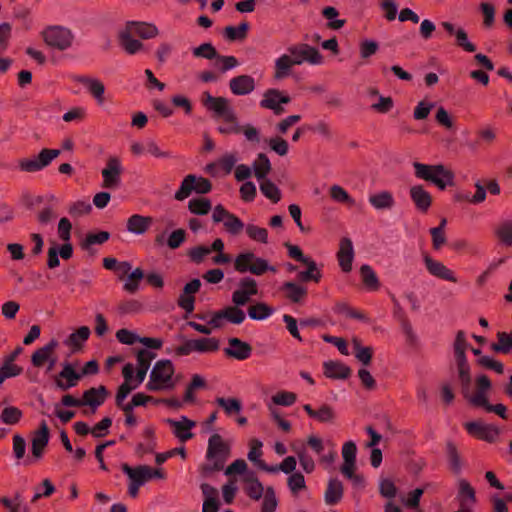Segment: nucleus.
Instances as JSON below:
<instances>
[{
    "mask_svg": "<svg viewBox=\"0 0 512 512\" xmlns=\"http://www.w3.org/2000/svg\"><path fill=\"white\" fill-rule=\"evenodd\" d=\"M136 342L141 343L144 348H132L136 363L134 367L130 364V391L137 388L145 380L151 362L156 357V353L152 349H160L163 345V341L159 338L139 337L130 332V346Z\"/></svg>",
    "mask_w": 512,
    "mask_h": 512,
    "instance_id": "nucleus-1",
    "label": "nucleus"
},
{
    "mask_svg": "<svg viewBox=\"0 0 512 512\" xmlns=\"http://www.w3.org/2000/svg\"><path fill=\"white\" fill-rule=\"evenodd\" d=\"M231 450L230 440L219 433L211 434L207 442L205 461L199 466L200 474L208 477L216 472L225 471L226 462L231 457Z\"/></svg>",
    "mask_w": 512,
    "mask_h": 512,
    "instance_id": "nucleus-2",
    "label": "nucleus"
},
{
    "mask_svg": "<svg viewBox=\"0 0 512 512\" xmlns=\"http://www.w3.org/2000/svg\"><path fill=\"white\" fill-rule=\"evenodd\" d=\"M181 376L176 373L173 362L169 359L157 360L152 366L146 389L150 392H171L180 383Z\"/></svg>",
    "mask_w": 512,
    "mask_h": 512,
    "instance_id": "nucleus-3",
    "label": "nucleus"
},
{
    "mask_svg": "<svg viewBox=\"0 0 512 512\" xmlns=\"http://www.w3.org/2000/svg\"><path fill=\"white\" fill-rule=\"evenodd\" d=\"M205 105L215 113L218 119L223 122L218 127V131L221 134L229 135L240 133V123L228 100L222 97H213L208 94Z\"/></svg>",
    "mask_w": 512,
    "mask_h": 512,
    "instance_id": "nucleus-4",
    "label": "nucleus"
},
{
    "mask_svg": "<svg viewBox=\"0 0 512 512\" xmlns=\"http://www.w3.org/2000/svg\"><path fill=\"white\" fill-rule=\"evenodd\" d=\"M224 474L227 477L240 475L243 483V489L247 496L253 500H259L262 498L266 489H264L256 473L248 469V465L245 460H234L225 468Z\"/></svg>",
    "mask_w": 512,
    "mask_h": 512,
    "instance_id": "nucleus-5",
    "label": "nucleus"
},
{
    "mask_svg": "<svg viewBox=\"0 0 512 512\" xmlns=\"http://www.w3.org/2000/svg\"><path fill=\"white\" fill-rule=\"evenodd\" d=\"M414 174L417 179L431 182L438 189L444 190L454 185V173L442 164L429 165L420 162L413 163Z\"/></svg>",
    "mask_w": 512,
    "mask_h": 512,
    "instance_id": "nucleus-6",
    "label": "nucleus"
},
{
    "mask_svg": "<svg viewBox=\"0 0 512 512\" xmlns=\"http://www.w3.org/2000/svg\"><path fill=\"white\" fill-rule=\"evenodd\" d=\"M234 269L241 274L250 273L255 276H262L267 272L277 273V268L267 259L257 256L250 250L243 251L235 257Z\"/></svg>",
    "mask_w": 512,
    "mask_h": 512,
    "instance_id": "nucleus-7",
    "label": "nucleus"
},
{
    "mask_svg": "<svg viewBox=\"0 0 512 512\" xmlns=\"http://www.w3.org/2000/svg\"><path fill=\"white\" fill-rule=\"evenodd\" d=\"M289 54H283L275 60L274 64H318L322 61L319 51L308 44H297L288 48Z\"/></svg>",
    "mask_w": 512,
    "mask_h": 512,
    "instance_id": "nucleus-8",
    "label": "nucleus"
},
{
    "mask_svg": "<svg viewBox=\"0 0 512 512\" xmlns=\"http://www.w3.org/2000/svg\"><path fill=\"white\" fill-rule=\"evenodd\" d=\"M44 42L52 48L65 50L72 45L74 35L70 29L60 26L51 25L42 31Z\"/></svg>",
    "mask_w": 512,
    "mask_h": 512,
    "instance_id": "nucleus-9",
    "label": "nucleus"
},
{
    "mask_svg": "<svg viewBox=\"0 0 512 512\" xmlns=\"http://www.w3.org/2000/svg\"><path fill=\"white\" fill-rule=\"evenodd\" d=\"M211 189L212 184L208 179L194 174H189L182 180L179 189L175 193V199L182 201L193 191L198 194H207Z\"/></svg>",
    "mask_w": 512,
    "mask_h": 512,
    "instance_id": "nucleus-10",
    "label": "nucleus"
},
{
    "mask_svg": "<svg viewBox=\"0 0 512 512\" xmlns=\"http://www.w3.org/2000/svg\"><path fill=\"white\" fill-rule=\"evenodd\" d=\"M240 306L232 305L223 308L213 313L208 320V324L213 329H218L224 326L225 322L239 325L246 319L245 312L239 308Z\"/></svg>",
    "mask_w": 512,
    "mask_h": 512,
    "instance_id": "nucleus-11",
    "label": "nucleus"
},
{
    "mask_svg": "<svg viewBox=\"0 0 512 512\" xmlns=\"http://www.w3.org/2000/svg\"><path fill=\"white\" fill-rule=\"evenodd\" d=\"M61 154L59 149H42L33 159L24 158L19 161V168L24 172H37L51 164Z\"/></svg>",
    "mask_w": 512,
    "mask_h": 512,
    "instance_id": "nucleus-12",
    "label": "nucleus"
},
{
    "mask_svg": "<svg viewBox=\"0 0 512 512\" xmlns=\"http://www.w3.org/2000/svg\"><path fill=\"white\" fill-rule=\"evenodd\" d=\"M212 219L215 223L222 222L225 230L234 236L240 234L246 226L238 216L229 212L221 204L214 207Z\"/></svg>",
    "mask_w": 512,
    "mask_h": 512,
    "instance_id": "nucleus-13",
    "label": "nucleus"
},
{
    "mask_svg": "<svg viewBox=\"0 0 512 512\" xmlns=\"http://www.w3.org/2000/svg\"><path fill=\"white\" fill-rule=\"evenodd\" d=\"M288 94L278 89H268L264 92L259 105L264 109L273 111L275 115H282L285 112L283 105L290 103Z\"/></svg>",
    "mask_w": 512,
    "mask_h": 512,
    "instance_id": "nucleus-14",
    "label": "nucleus"
},
{
    "mask_svg": "<svg viewBox=\"0 0 512 512\" xmlns=\"http://www.w3.org/2000/svg\"><path fill=\"white\" fill-rule=\"evenodd\" d=\"M258 294V286L255 279L244 277L239 281L237 289L232 293V302L236 306L246 305L251 297Z\"/></svg>",
    "mask_w": 512,
    "mask_h": 512,
    "instance_id": "nucleus-15",
    "label": "nucleus"
},
{
    "mask_svg": "<svg viewBox=\"0 0 512 512\" xmlns=\"http://www.w3.org/2000/svg\"><path fill=\"white\" fill-rule=\"evenodd\" d=\"M166 423L169 425L172 434L181 442L185 443L194 437L192 432L196 427V422L186 416H181L179 419H167Z\"/></svg>",
    "mask_w": 512,
    "mask_h": 512,
    "instance_id": "nucleus-16",
    "label": "nucleus"
},
{
    "mask_svg": "<svg viewBox=\"0 0 512 512\" xmlns=\"http://www.w3.org/2000/svg\"><path fill=\"white\" fill-rule=\"evenodd\" d=\"M490 388V379L486 375H479L476 378V391L470 393L468 389L467 394L463 393V395L473 406L484 407L488 403L487 393Z\"/></svg>",
    "mask_w": 512,
    "mask_h": 512,
    "instance_id": "nucleus-17",
    "label": "nucleus"
},
{
    "mask_svg": "<svg viewBox=\"0 0 512 512\" xmlns=\"http://www.w3.org/2000/svg\"><path fill=\"white\" fill-rule=\"evenodd\" d=\"M166 474L161 468H152L147 465H139L130 468V482H136L143 486L153 479H165Z\"/></svg>",
    "mask_w": 512,
    "mask_h": 512,
    "instance_id": "nucleus-18",
    "label": "nucleus"
},
{
    "mask_svg": "<svg viewBox=\"0 0 512 512\" xmlns=\"http://www.w3.org/2000/svg\"><path fill=\"white\" fill-rule=\"evenodd\" d=\"M225 356L238 361H244L252 355V347L249 343L239 338L228 339L227 346L223 349Z\"/></svg>",
    "mask_w": 512,
    "mask_h": 512,
    "instance_id": "nucleus-19",
    "label": "nucleus"
},
{
    "mask_svg": "<svg viewBox=\"0 0 512 512\" xmlns=\"http://www.w3.org/2000/svg\"><path fill=\"white\" fill-rule=\"evenodd\" d=\"M423 262L430 275L452 283L457 282L455 273L441 261L433 259L428 254H425L423 256Z\"/></svg>",
    "mask_w": 512,
    "mask_h": 512,
    "instance_id": "nucleus-20",
    "label": "nucleus"
},
{
    "mask_svg": "<svg viewBox=\"0 0 512 512\" xmlns=\"http://www.w3.org/2000/svg\"><path fill=\"white\" fill-rule=\"evenodd\" d=\"M456 500L460 509L472 512L476 503V493L475 489L466 479H460L458 481V493Z\"/></svg>",
    "mask_w": 512,
    "mask_h": 512,
    "instance_id": "nucleus-21",
    "label": "nucleus"
},
{
    "mask_svg": "<svg viewBox=\"0 0 512 512\" xmlns=\"http://www.w3.org/2000/svg\"><path fill=\"white\" fill-rule=\"evenodd\" d=\"M465 428L470 435L487 442H494L499 436L496 426L482 422H468Z\"/></svg>",
    "mask_w": 512,
    "mask_h": 512,
    "instance_id": "nucleus-22",
    "label": "nucleus"
},
{
    "mask_svg": "<svg viewBox=\"0 0 512 512\" xmlns=\"http://www.w3.org/2000/svg\"><path fill=\"white\" fill-rule=\"evenodd\" d=\"M82 377L81 373L75 371L72 364L65 362L62 371L55 378V384L60 390L66 391L75 387Z\"/></svg>",
    "mask_w": 512,
    "mask_h": 512,
    "instance_id": "nucleus-23",
    "label": "nucleus"
},
{
    "mask_svg": "<svg viewBox=\"0 0 512 512\" xmlns=\"http://www.w3.org/2000/svg\"><path fill=\"white\" fill-rule=\"evenodd\" d=\"M409 196L420 213H427L432 206V195L421 184L411 186Z\"/></svg>",
    "mask_w": 512,
    "mask_h": 512,
    "instance_id": "nucleus-24",
    "label": "nucleus"
},
{
    "mask_svg": "<svg viewBox=\"0 0 512 512\" xmlns=\"http://www.w3.org/2000/svg\"><path fill=\"white\" fill-rule=\"evenodd\" d=\"M121 165L116 157L109 158L106 168L102 170V187L108 189L116 188L120 183Z\"/></svg>",
    "mask_w": 512,
    "mask_h": 512,
    "instance_id": "nucleus-25",
    "label": "nucleus"
},
{
    "mask_svg": "<svg viewBox=\"0 0 512 512\" xmlns=\"http://www.w3.org/2000/svg\"><path fill=\"white\" fill-rule=\"evenodd\" d=\"M193 55L197 58L216 60L217 64H238L234 56H221L210 43H204L193 49Z\"/></svg>",
    "mask_w": 512,
    "mask_h": 512,
    "instance_id": "nucleus-26",
    "label": "nucleus"
},
{
    "mask_svg": "<svg viewBox=\"0 0 512 512\" xmlns=\"http://www.w3.org/2000/svg\"><path fill=\"white\" fill-rule=\"evenodd\" d=\"M108 394L107 388L103 385L89 388L83 392L81 399L82 406H90L92 411L95 412L96 409L105 402Z\"/></svg>",
    "mask_w": 512,
    "mask_h": 512,
    "instance_id": "nucleus-27",
    "label": "nucleus"
},
{
    "mask_svg": "<svg viewBox=\"0 0 512 512\" xmlns=\"http://www.w3.org/2000/svg\"><path fill=\"white\" fill-rule=\"evenodd\" d=\"M354 259V248L350 238L344 237L340 240L337 260L343 272H350Z\"/></svg>",
    "mask_w": 512,
    "mask_h": 512,
    "instance_id": "nucleus-28",
    "label": "nucleus"
},
{
    "mask_svg": "<svg viewBox=\"0 0 512 512\" xmlns=\"http://www.w3.org/2000/svg\"><path fill=\"white\" fill-rule=\"evenodd\" d=\"M280 290L287 300L294 304L303 303L308 294L307 288L299 282L287 281L282 284Z\"/></svg>",
    "mask_w": 512,
    "mask_h": 512,
    "instance_id": "nucleus-29",
    "label": "nucleus"
},
{
    "mask_svg": "<svg viewBox=\"0 0 512 512\" xmlns=\"http://www.w3.org/2000/svg\"><path fill=\"white\" fill-rule=\"evenodd\" d=\"M49 427L45 420L40 423L39 429L34 433L32 438V454L36 459H40L49 442Z\"/></svg>",
    "mask_w": 512,
    "mask_h": 512,
    "instance_id": "nucleus-30",
    "label": "nucleus"
},
{
    "mask_svg": "<svg viewBox=\"0 0 512 512\" xmlns=\"http://www.w3.org/2000/svg\"><path fill=\"white\" fill-rule=\"evenodd\" d=\"M59 342L56 339H51L44 346L36 349L31 356V363L36 368H41L51 358V355L58 348Z\"/></svg>",
    "mask_w": 512,
    "mask_h": 512,
    "instance_id": "nucleus-31",
    "label": "nucleus"
},
{
    "mask_svg": "<svg viewBox=\"0 0 512 512\" xmlns=\"http://www.w3.org/2000/svg\"><path fill=\"white\" fill-rule=\"evenodd\" d=\"M324 375L327 378L335 380L347 379L351 374V369L340 361L329 360L323 363Z\"/></svg>",
    "mask_w": 512,
    "mask_h": 512,
    "instance_id": "nucleus-32",
    "label": "nucleus"
},
{
    "mask_svg": "<svg viewBox=\"0 0 512 512\" xmlns=\"http://www.w3.org/2000/svg\"><path fill=\"white\" fill-rule=\"evenodd\" d=\"M368 201L376 210H390L395 206L394 196L388 190H382L375 194H371Z\"/></svg>",
    "mask_w": 512,
    "mask_h": 512,
    "instance_id": "nucleus-33",
    "label": "nucleus"
},
{
    "mask_svg": "<svg viewBox=\"0 0 512 512\" xmlns=\"http://www.w3.org/2000/svg\"><path fill=\"white\" fill-rule=\"evenodd\" d=\"M303 264L306 266V269L304 271L298 272V282L307 283L312 281L315 283H319L322 279V271L317 266V263L312 258H310L307 261L303 262Z\"/></svg>",
    "mask_w": 512,
    "mask_h": 512,
    "instance_id": "nucleus-34",
    "label": "nucleus"
},
{
    "mask_svg": "<svg viewBox=\"0 0 512 512\" xmlns=\"http://www.w3.org/2000/svg\"><path fill=\"white\" fill-rule=\"evenodd\" d=\"M303 409L310 418L321 423H330L335 419L333 408L327 404L321 405L317 410H314L310 404H304Z\"/></svg>",
    "mask_w": 512,
    "mask_h": 512,
    "instance_id": "nucleus-35",
    "label": "nucleus"
},
{
    "mask_svg": "<svg viewBox=\"0 0 512 512\" xmlns=\"http://www.w3.org/2000/svg\"><path fill=\"white\" fill-rule=\"evenodd\" d=\"M128 363L122 367L123 382L116 394V405L124 412V424L128 426V404H124L125 398L128 396Z\"/></svg>",
    "mask_w": 512,
    "mask_h": 512,
    "instance_id": "nucleus-36",
    "label": "nucleus"
},
{
    "mask_svg": "<svg viewBox=\"0 0 512 512\" xmlns=\"http://www.w3.org/2000/svg\"><path fill=\"white\" fill-rule=\"evenodd\" d=\"M103 266L107 270L118 273L119 279L123 282V289L128 291V262H118L115 258L106 257L103 259Z\"/></svg>",
    "mask_w": 512,
    "mask_h": 512,
    "instance_id": "nucleus-37",
    "label": "nucleus"
},
{
    "mask_svg": "<svg viewBox=\"0 0 512 512\" xmlns=\"http://www.w3.org/2000/svg\"><path fill=\"white\" fill-rule=\"evenodd\" d=\"M230 89L235 95H246L255 88L254 79L247 75L234 77L230 80Z\"/></svg>",
    "mask_w": 512,
    "mask_h": 512,
    "instance_id": "nucleus-38",
    "label": "nucleus"
},
{
    "mask_svg": "<svg viewBox=\"0 0 512 512\" xmlns=\"http://www.w3.org/2000/svg\"><path fill=\"white\" fill-rule=\"evenodd\" d=\"M344 488L341 481L338 479H331L328 482L324 501L327 505L333 506L338 504L343 498Z\"/></svg>",
    "mask_w": 512,
    "mask_h": 512,
    "instance_id": "nucleus-39",
    "label": "nucleus"
},
{
    "mask_svg": "<svg viewBox=\"0 0 512 512\" xmlns=\"http://www.w3.org/2000/svg\"><path fill=\"white\" fill-rule=\"evenodd\" d=\"M252 169L258 181L266 179V176L271 172V163L269 158L264 153H259L252 163Z\"/></svg>",
    "mask_w": 512,
    "mask_h": 512,
    "instance_id": "nucleus-40",
    "label": "nucleus"
},
{
    "mask_svg": "<svg viewBox=\"0 0 512 512\" xmlns=\"http://www.w3.org/2000/svg\"><path fill=\"white\" fill-rule=\"evenodd\" d=\"M455 360L457 363L458 377L462 393L467 394V390L470 389L471 384L470 366L466 357H457Z\"/></svg>",
    "mask_w": 512,
    "mask_h": 512,
    "instance_id": "nucleus-41",
    "label": "nucleus"
},
{
    "mask_svg": "<svg viewBox=\"0 0 512 512\" xmlns=\"http://www.w3.org/2000/svg\"><path fill=\"white\" fill-rule=\"evenodd\" d=\"M497 240L504 246H512V219L501 221L494 229Z\"/></svg>",
    "mask_w": 512,
    "mask_h": 512,
    "instance_id": "nucleus-42",
    "label": "nucleus"
},
{
    "mask_svg": "<svg viewBox=\"0 0 512 512\" xmlns=\"http://www.w3.org/2000/svg\"><path fill=\"white\" fill-rule=\"evenodd\" d=\"M131 33L142 39H151L158 34V29L153 24L130 21V34Z\"/></svg>",
    "mask_w": 512,
    "mask_h": 512,
    "instance_id": "nucleus-43",
    "label": "nucleus"
},
{
    "mask_svg": "<svg viewBox=\"0 0 512 512\" xmlns=\"http://www.w3.org/2000/svg\"><path fill=\"white\" fill-rule=\"evenodd\" d=\"M90 333L88 326H81L68 336L64 344L73 347V351H77L82 348L83 342L89 338Z\"/></svg>",
    "mask_w": 512,
    "mask_h": 512,
    "instance_id": "nucleus-44",
    "label": "nucleus"
},
{
    "mask_svg": "<svg viewBox=\"0 0 512 512\" xmlns=\"http://www.w3.org/2000/svg\"><path fill=\"white\" fill-rule=\"evenodd\" d=\"M152 224V217L134 214L130 216V233L142 235L151 227Z\"/></svg>",
    "mask_w": 512,
    "mask_h": 512,
    "instance_id": "nucleus-45",
    "label": "nucleus"
},
{
    "mask_svg": "<svg viewBox=\"0 0 512 512\" xmlns=\"http://www.w3.org/2000/svg\"><path fill=\"white\" fill-rule=\"evenodd\" d=\"M497 342L491 344V349L496 353L509 354L512 352V331L498 332Z\"/></svg>",
    "mask_w": 512,
    "mask_h": 512,
    "instance_id": "nucleus-46",
    "label": "nucleus"
},
{
    "mask_svg": "<svg viewBox=\"0 0 512 512\" xmlns=\"http://www.w3.org/2000/svg\"><path fill=\"white\" fill-rule=\"evenodd\" d=\"M274 313V309L264 302H258L248 308V315L251 319L262 321Z\"/></svg>",
    "mask_w": 512,
    "mask_h": 512,
    "instance_id": "nucleus-47",
    "label": "nucleus"
},
{
    "mask_svg": "<svg viewBox=\"0 0 512 512\" xmlns=\"http://www.w3.org/2000/svg\"><path fill=\"white\" fill-rule=\"evenodd\" d=\"M352 346L354 349L355 357L363 365H369L373 355V349L369 346H362L358 338L352 339Z\"/></svg>",
    "mask_w": 512,
    "mask_h": 512,
    "instance_id": "nucleus-48",
    "label": "nucleus"
},
{
    "mask_svg": "<svg viewBox=\"0 0 512 512\" xmlns=\"http://www.w3.org/2000/svg\"><path fill=\"white\" fill-rule=\"evenodd\" d=\"M360 273L363 283L369 290L376 291L379 289L380 284L378 277L371 266L367 264L362 265L360 268Z\"/></svg>",
    "mask_w": 512,
    "mask_h": 512,
    "instance_id": "nucleus-49",
    "label": "nucleus"
},
{
    "mask_svg": "<svg viewBox=\"0 0 512 512\" xmlns=\"http://www.w3.org/2000/svg\"><path fill=\"white\" fill-rule=\"evenodd\" d=\"M79 81L87 88V90L99 101H103L105 87L103 83L97 79L80 77Z\"/></svg>",
    "mask_w": 512,
    "mask_h": 512,
    "instance_id": "nucleus-50",
    "label": "nucleus"
},
{
    "mask_svg": "<svg viewBox=\"0 0 512 512\" xmlns=\"http://www.w3.org/2000/svg\"><path fill=\"white\" fill-rule=\"evenodd\" d=\"M194 351L198 353H210L219 349V341L216 338L193 339Z\"/></svg>",
    "mask_w": 512,
    "mask_h": 512,
    "instance_id": "nucleus-51",
    "label": "nucleus"
},
{
    "mask_svg": "<svg viewBox=\"0 0 512 512\" xmlns=\"http://www.w3.org/2000/svg\"><path fill=\"white\" fill-rule=\"evenodd\" d=\"M260 191L266 198L271 200L273 203H278L281 200L280 189L272 181L268 179L260 181Z\"/></svg>",
    "mask_w": 512,
    "mask_h": 512,
    "instance_id": "nucleus-52",
    "label": "nucleus"
},
{
    "mask_svg": "<svg viewBox=\"0 0 512 512\" xmlns=\"http://www.w3.org/2000/svg\"><path fill=\"white\" fill-rule=\"evenodd\" d=\"M245 232L252 241L259 242L261 244L268 243V230L266 228L255 224H247L245 226Z\"/></svg>",
    "mask_w": 512,
    "mask_h": 512,
    "instance_id": "nucleus-53",
    "label": "nucleus"
},
{
    "mask_svg": "<svg viewBox=\"0 0 512 512\" xmlns=\"http://www.w3.org/2000/svg\"><path fill=\"white\" fill-rule=\"evenodd\" d=\"M211 208V201L207 198H193L188 202L189 211L195 215H206Z\"/></svg>",
    "mask_w": 512,
    "mask_h": 512,
    "instance_id": "nucleus-54",
    "label": "nucleus"
},
{
    "mask_svg": "<svg viewBox=\"0 0 512 512\" xmlns=\"http://www.w3.org/2000/svg\"><path fill=\"white\" fill-rule=\"evenodd\" d=\"M446 453L451 470L454 473H459L462 469V461L460 458V454L458 453L457 447L453 442H447Z\"/></svg>",
    "mask_w": 512,
    "mask_h": 512,
    "instance_id": "nucleus-55",
    "label": "nucleus"
},
{
    "mask_svg": "<svg viewBox=\"0 0 512 512\" xmlns=\"http://www.w3.org/2000/svg\"><path fill=\"white\" fill-rule=\"evenodd\" d=\"M330 197L333 201L338 203H346L350 207L355 205V200L349 195V193L340 185H332L329 190Z\"/></svg>",
    "mask_w": 512,
    "mask_h": 512,
    "instance_id": "nucleus-56",
    "label": "nucleus"
},
{
    "mask_svg": "<svg viewBox=\"0 0 512 512\" xmlns=\"http://www.w3.org/2000/svg\"><path fill=\"white\" fill-rule=\"evenodd\" d=\"M263 443L261 440L253 438L249 441V452L247 454V458L249 461L254 463L257 467L260 466V463L264 461L261 459L263 451H262Z\"/></svg>",
    "mask_w": 512,
    "mask_h": 512,
    "instance_id": "nucleus-57",
    "label": "nucleus"
},
{
    "mask_svg": "<svg viewBox=\"0 0 512 512\" xmlns=\"http://www.w3.org/2000/svg\"><path fill=\"white\" fill-rule=\"evenodd\" d=\"M110 233L107 231H100L98 233H88L85 239L80 243L81 249H89L90 245H101L108 241Z\"/></svg>",
    "mask_w": 512,
    "mask_h": 512,
    "instance_id": "nucleus-58",
    "label": "nucleus"
},
{
    "mask_svg": "<svg viewBox=\"0 0 512 512\" xmlns=\"http://www.w3.org/2000/svg\"><path fill=\"white\" fill-rule=\"evenodd\" d=\"M297 400V395L290 391H278L271 397V403L277 406L289 407Z\"/></svg>",
    "mask_w": 512,
    "mask_h": 512,
    "instance_id": "nucleus-59",
    "label": "nucleus"
},
{
    "mask_svg": "<svg viewBox=\"0 0 512 512\" xmlns=\"http://www.w3.org/2000/svg\"><path fill=\"white\" fill-rule=\"evenodd\" d=\"M248 29H249V24L247 22H242L237 27L227 26L224 30V35L230 41L242 40L246 37Z\"/></svg>",
    "mask_w": 512,
    "mask_h": 512,
    "instance_id": "nucleus-60",
    "label": "nucleus"
},
{
    "mask_svg": "<svg viewBox=\"0 0 512 512\" xmlns=\"http://www.w3.org/2000/svg\"><path fill=\"white\" fill-rule=\"evenodd\" d=\"M23 416L22 411L15 406L5 407L0 415V419L3 423L8 425L17 424Z\"/></svg>",
    "mask_w": 512,
    "mask_h": 512,
    "instance_id": "nucleus-61",
    "label": "nucleus"
},
{
    "mask_svg": "<svg viewBox=\"0 0 512 512\" xmlns=\"http://www.w3.org/2000/svg\"><path fill=\"white\" fill-rule=\"evenodd\" d=\"M216 403L223 408L227 415H231L233 413H239L242 410L241 401L236 398H224L218 397L216 398Z\"/></svg>",
    "mask_w": 512,
    "mask_h": 512,
    "instance_id": "nucleus-62",
    "label": "nucleus"
},
{
    "mask_svg": "<svg viewBox=\"0 0 512 512\" xmlns=\"http://www.w3.org/2000/svg\"><path fill=\"white\" fill-rule=\"evenodd\" d=\"M287 485L293 495H297L300 491L306 489L305 478L300 472L292 473L287 479Z\"/></svg>",
    "mask_w": 512,
    "mask_h": 512,
    "instance_id": "nucleus-63",
    "label": "nucleus"
},
{
    "mask_svg": "<svg viewBox=\"0 0 512 512\" xmlns=\"http://www.w3.org/2000/svg\"><path fill=\"white\" fill-rule=\"evenodd\" d=\"M277 498L272 487H267L263 494V502L261 506L262 512H275L277 508Z\"/></svg>",
    "mask_w": 512,
    "mask_h": 512,
    "instance_id": "nucleus-64",
    "label": "nucleus"
}]
</instances>
